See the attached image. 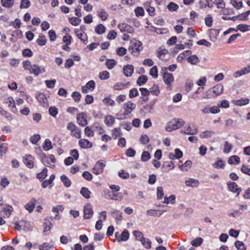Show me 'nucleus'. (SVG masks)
I'll return each instance as SVG.
<instances>
[{
  "label": "nucleus",
  "mask_w": 250,
  "mask_h": 250,
  "mask_svg": "<svg viewBox=\"0 0 250 250\" xmlns=\"http://www.w3.org/2000/svg\"><path fill=\"white\" fill-rule=\"evenodd\" d=\"M134 47H129V50H131V54L135 56H137L139 53V52L142 49V43L140 41H135L134 43Z\"/></svg>",
  "instance_id": "1"
},
{
  "label": "nucleus",
  "mask_w": 250,
  "mask_h": 250,
  "mask_svg": "<svg viewBox=\"0 0 250 250\" xmlns=\"http://www.w3.org/2000/svg\"><path fill=\"white\" fill-rule=\"evenodd\" d=\"M136 104L131 101H128L124 104L123 108L125 109L124 115H128L135 108Z\"/></svg>",
  "instance_id": "2"
},
{
  "label": "nucleus",
  "mask_w": 250,
  "mask_h": 250,
  "mask_svg": "<svg viewBox=\"0 0 250 250\" xmlns=\"http://www.w3.org/2000/svg\"><path fill=\"white\" fill-rule=\"evenodd\" d=\"M93 214L92 207L90 204H86L83 208V218L85 219H90Z\"/></svg>",
  "instance_id": "3"
},
{
  "label": "nucleus",
  "mask_w": 250,
  "mask_h": 250,
  "mask_svg": "<svg viewBox=\"0 0 250 250\" xmlns=\"http://www.w3.org/2000/svg\"><path fill=\"white\" fill-rule=\"evenodd\" d=\"M29 71L30 73H33L36 76H38L39 74H42L45 72L43 67L40 66L37 64L32 65Z\"/></svg>",
  "instance_id": "4"
},
{
  "label": "nucleus",
  "mask_w": 250,
  "mask_h": 250,
  "mask_svg": "<svg viewBox=\"0 0 250 250\" xmlns=\"http://www.w3.org/2000/svg\"><path fill=\"white\" fill-rule=\"evenodd\" d=\"M105 165L101 161L97 162L92 168V172L96 175H99L103 172V168Z\"/></svg>",
  "instance_id": "5"
},
{
  "label": "nucleus",
  "mask_w": 250,
  "mask_h": 250,
  "mask_svg": "<svg viewBox=\"0 0 250 250\" xmlns=\"http://www.w3.org/2000/svg\"><path fill=\"white\" fill-rule=\"evenodd\" d=\"M118 27L121 32H126L128 33H132L134 31L133 27L125 23L119 24L118 25Z\"/></svg>",
  "instance_id": "6"
},
{
  "label": "nucleus",
  "mask_w": 250,
  "mask_h": 250,
  "mask_svg": "<svg viewBox=\"0 0 250 250\" xmlns=\"http://www.w3.org/2000/svg\"><path fill=\"white\" fill-rule=\"evenodd\" d=\"M163 78L164 82L168 86L171 85V83L174 81V77L171 73L165 72L163 74Z\"/></svg>",
  "instance_id": "7"
},
{
  "label": "nucleus",
  "mask_w": 250,
  "mask_h": 250,
  "mask_svg": "<svg viewBox=\"0 0 250 250\" xmlns=\"http://www.w3.org/2000/svg\"><path fill=\"white\" fill-rule=\"evenodd\" d=\"M184 121L181 119H173L170 121V125H172L173 128L177 129L181 127L184 124Z\"/></svg>",
  "instance_id": "8"
},
{
  "label": "nucleus",
  "mask_w": 250,
  "mask_h": 250,
  "mask_svg": "<svg viewBox=\"0 0 250 250\" xmlns=\"http://www.w3.org/2000/svg\"><path fill=\"white\" fill-rule=\"evenodd\" d=\"M85 113L82 112L77 115V120L78 124L82 126H84L87 124V121L85 117Z\"/></svg>",
  "instance_id": "9"
},
{
  "label": "nucleus",
  "mask_w": 250,
  "mask_h": 250,
  "mask_svg": "<svg viewBox=\"0 0 250 250\" xmlns=\"http://www.w3.org/2000/svg\"><path fill=\"white\" fill-rule=\"evenodd\" d=\"M186 131H187L181 130V133H183V134H188V135H194L197 133L198 128L195 126H193V127L188 126L187 127Z\"/></svg>",
  "instance_id": "10"
},
{
  "label": "nucleus",
  "mask_w": 250,
  "mask_h": 250,
  "mask_svg": "<svg viewBox=\"0 0 250 250\" xmlns=\"http://www.w3.org/2000/svg\"><path fill=\"white\" fill-rule=\"evenodd\" d=\"M38 101L43 106L47 105V99L43 93H39L36 96Z\"/></svg>",
  "instance_id": "11"
},
{
  "label": "nucleus",
  "mask_w": 250,
  "mask_h": 250,
  "mask_svg": "<svg viewBox=\"0 0 250 250\" xmlns=\"http://www.w3.org/2000/svg\"><path fill=\"white\" fill-rule=\"evenodd\" d=\"M185 184L187 187L194 188L198 187L199 182L198 180L189 178L185 181Z\"/></svg>",
  "instance_id": "12"
},
{
  "label": "nucleus",
  "mask_w": 250,
  "mask_h": 250,
  "mask_svg": "<svg viewBox=\"0 0 250 250\" xmlns=\"http://www.w3.org/2000/svg\"><path fill=\"white\" fill-rule=\"evenodd\" d=\"M123 71L124 74L126 77L130 76L133 73L134 67L132 65L128 64L124 67Z\"/></svg>",
  "instance_id": "13"
},
{
  "label": "nucleus",
  "mask_w": 250,
  "mask_h": 250,
  "mask_svg": "<svg viewBox=\"0 0 250 250\" xmlns=\"http://www.w3.org/2000/svg\"><path fill=\"white\" fill-rule=\"evenodd\" d=\"M80 146L83 148H91L92 146V144L86 139H81L79 141Z\"/></svg>",
  "instance_id": "14"
},
{
  "label": "nucleus",
  "mask_w": 250,
  "mask_h": 250,
  "mask_svg": "<svg viewBox=\"0 0 250 250\" xmlns=\"http://www.w3.org/2000/svg\"><path fill=\"white\" fill-rule=\"evenodd\" d=\"M6 102L8 104V106L11 107V110L13 113H17L18 110L16 107L15 104L14 99L12 97H9L6 99Z\"/></svg>",
  "instance_id": "15"
},
{
  "label": "nucleus",
  "mask_w": 250,
  "mask_h": 250,
  "mask_svg": "<svg viewBox=\"0 0 250 250\" xmlns=\"http://www.w3.org/2000/svg\"><path fill=\"white\" fill-rule=\"evenodd\" d=\"M223 91V86L221 84H217L212 90V92L216 95L218 96L222 93Z\"/></svg>",
  "instance_id": "16"
},
{
  "label": "nucleus",
  "mask_w": 250,
  "mask_h": 250,
  "mask_svg": "<svg viewBox=\"0 0 250 250\" xmlns=\"http://www.w3.org/2000/svg\"><path fill=\"white\" fill-rule=\"evenodd\" d=\"M26 158H24V164L29 168H32L34 166V163L31 160L32 156L31 155H26Z\"/></svg>",
  "instance_id": "17"
},
{
  "label": "nucleus",
  "mask_w": 250,
  "mask_h": 250,
  "mask_svg": "<svg viewBox=\"0 0 250 250\" xmlns=\"http://www.w3.org/2000/svg\"><path fill=\"white\" fill-rule=\"evenodd\" d=\"M36 201V200L34 198L32 199L25 206V208L28 210L29 212H32L35 208Z\"/></svg>",
  "instance_id": "18"
},
{
  "label": "nucleus",
  "mask_w": 250,
  "mask_h": 250,
  "mask_svg": "<svg viewBox=\"0 0 250 250\" xmlns=\"http://www.w3.org/2000/svg\"><path fill=\"white\" fill-rule=\"evenodd\" d=\"M47 168H44L41 172L37 174V178L40 180V181H43L47 176Z\"/></svg>",
  "instance_id": "19"
},
{
  "label": "nucleus",
  "mask_w": 250,
  "mask_h": 250,
  "mask_svg": "<svg viewBox=\"0 0 250 250\" xmlns=\"http://www.w3.org/2000/svg\"><path fill=\"white\" fill-rule=\"evenodd\" d=\"M250 100L246 98L245 99H240L237 100L232 101V103L236 105L237 106H243L249 104Z\"/></svg>",
  "instance_id": "20"
},
{
  "label": "nucleus",
  "mask_w": 250,
  "mask_h": 250,
  "mask_svg": "<svg viewBox=\"0 0 250 250\" xmlns=\"http://www.w3.org/2000/svg\"><path fill=\"white\" fill-rule=\"evenodd\" d=\"M55 175L52 174L50 176L49 180H44L42 184V186L43 188H46L48 185L52 184L53 181L55 179Z\"/></svg>",
  "instance_id": "21"
},
{
  "label": "nucleus",
  "mask_w": 250,
  "mask_h": 250,
  "mask_svg": "<svg viewBox=\"0 0 250 250\" xmlns=\"http://www.w3.org/2000/svg\"><path fill=\"white\" fill-rule=\"evenodd\" d=\"M147 81V77L146 75H142L140 76L137 80V83L139 86H142L146 83Z\"/></svg>",
  "instance_id": "22"
},
{
  "label": "nucleus",
  "mask_w": 250,
  "mask_h": 250,
  "mask_svg": "<svg viewBox=\"0 0 250 250\" xmlns=\"http://www.w3.org/2000/svg\"><path fill=\"white\" fill-rule=\"evenodd\" d=\"M240 158L237 155H233L230 157L228 160V163L230 165L238 164L240 163Z\"/></svg>",
  "instance_id": "23"
},
{
  "label": "nucleus",
  "mask_w": 250,
  "mask_h": 250,
  "mask_svg": "<svg viewBox=\"0 0 250 250\" xmlns=\"http://www.w3.org/2000/svg\"><path fill=\"white\" fill-rule=\"evenodd\" d=\"M42 147L45 151H48L52 148L53 146H52V143L51 141L48 139H45L44 142Z\"/></svg>",
  "instance_id": "24"
},
{
  "label": "nucleus",
  "mask_w": 250,
  "mask_h": 250,
  "mask_svg": "<svg viewBox=\"0 0 250 250\" xmlns=\"http://www.w3.org/2000/svg\"><path fill=\"white\" fill-rule=\"evenodd\" d=\"M214 132L211 130H206L201 133L199 135L201 138H208L211 137L214 134Z\"/></svg>",
  "instance_id": "25"
},
{
  "label": "nucleus",
  "mask_w": 250,
  "mask_h": 250,
  "mask_svg": "<svg viewBox=\"0 0 250 250\" xmlns=\"http://www.w3.org/2000/svg\"><path fill=\"white\" fill-rule=\"evenodd\" d=\"M12 211H13L12 207L10 205H9L7 207V208H3L1 210V212L3 213V216L4 217L5 216L8 217L10 216V215Z\"/></svg>",
  "instance_id": "26"
},
{
  "label": "nucleus",
  "mask_w": 250,
  "mask_h": 250,
  "mask_svg": "<svg viewBox=\"0 0 250 250\" xmlns=\"http://www.w3.org/2000/svg\"><path fill=\"white\" fill-rule=\"evenodd\" d=\"M203 239L200 237H198L196 239L192 240L190 242L192 246L197 247L200 246L203 243Z\"/></svg>",
  "instance_id": "27"
},
{
  "label": "nucleus",
  "mask_w": 250,
  "mask_h": 250,
  "mask_svg": "<svg viewBox=\"0 0 250 250\" xmlns=\"http://www.w3.org/2000/svg\"><path fill=\"white\" fill-rule=\"evenodd\" d=\"M80 193L86 199H89L90 197V194L91 193V192L85 187H83L81 188Z\"/></svg>",
  "instance_id": "28"
},
{
  "label": "nucleus",
  "mask_w": 250,
  "mask_h": 250,
  "mask_svg": "<svg viewBox=\"0 0 250 250\" xmlns=\"http://www.w3.org/2000/svg\"><path fill=\"white\" fill-rule=\"evenodd\" d=\"M61 180L66 187L68 188L70 187L71 182L65 175H62L61 176Z\"/></svg>",
  "instance_id": "29"
},
{
  "label": "nucleus",
  "mask_w": 250,
  "mask_h": 250,
  "mask_svg": "<svg viewBox=\"0 0 250 250\" xmlns=\"http://www.w3.org/2000/svg\"><path fill=\"white\" fill-rule=\"evenodd\" d=\"M129 237V233L127 230H124L121 234V238L119 239V242L121 241H126Z\"/></svg>",
  "instance_id": "30"
},
{
  "label": "nucleus",
  "mask_w": 250,
  "mask_h": 250,
  "mask_svg": "<svg viewBox=\"0 0 250 250\" xmlns=\"http://www.w3.org/2000/svg\"><path fill=\"white\" fill-rule=\"evenodd\" d=\"M187 61L192 64H196L199 62V58L195 55H191L188 57Z\"/></svg>",
  "instance_id": "31"
},
{
  "label": "nucleus",
  "mask_w": 250,
  "mask_h": 250,
  "mask_svg": "<svg viewBox=\"0 0 250 250\" xmlns=\"http://www.w3.org/2000/svg\"><path fill=\"white\" fill-rule=\"evenodd\" d=\"M115 122V120L112 116L108 115L104 118V123L107 126L112 125Z\"/></svg>",
  "instance_id": "32"
},
{
  "label": "nucleus",
  "mask_w": 250,
  "mask_h": 250,
  "mask_svg": "<svg viewBox=\"0 0 250 250\" xmlns=\"http://www.w3.org/2000/svg\"><path fill=\"white\" fill-rule=\"evenodd\" d=\"M105 31V27L102 24H99L95 27V32L99 35L104 33Z\"/></svg>",
  "instance_id": "33"
},
{
  "label": "nucleus",
  "mask_w": 250,
  "mask_h": 250,
  "mask_svg": "<svg viewBox=\"0 0 250 250\" xmlns=\"http://www.w3.org/2000/svg\"><path fill=\"white\" fill-rule=\"evenodd\" d=\"M14 2V0H1L2 6L6 8H10L12 7Z\"/></svg>",
  "instance_id": "34"
},
{
  "label": "nucleus",
  "mask_w": 250,
  "mask_h": 250,
  "mask_svg": "<svg viewBox=\"0 0 250 250\" xmlns=\"http://www.w3.org/2000/svg\"><path fill=\"white\" fill-rule=\"evenodd\" d=\"M234 246L238 250H246V247L243 242L236 241L234 243Z\"/></svg>",
  "instance_id": "35"
},
{
  "label": "nucleus",
  "mask_w": 250,
  "mask_h": 250,
  "mask_svg": "<svg viewBox=\"0 0 250 250\" xmlns=\"http://www.w3.org/2000/svg\"><path fill=\"white\" fill-rule=\"evenodd\" d=\"M191 164V161L188 160L182 166H180L179 167L181 170L187 171L188 168L190 167Z\"/></svg>",
  "instance_id": "36"
},
{
  "label": "nucleus",
  "mask_w": 250,
  "mask_h": 250,
  "mask_svg": "<svg viewBox=\"0 0 250 250\" xmlns=\"http://www.w3.org/2000/svg\"><path fill=\"white\" fill-rule=\"evenodd\" d=\"M141 242L144 247L146 249H149L151 248V242L148 239L144 238L141 240Z\"/></svg>",
  "instance_id": "37"
},
{
  "label": "nucleus",
  "mask_w": 250,
  "mask_h": 250,
  "mask_svg": "<svg viewBox=\"0 0 250 250\" xmlns=\"http://www.w3.org/2000/svg\"><path fill=\"white\" fill-rule=\"evenodd\" d=\"M119 193H114L113 192H110L109 194V199L121 201L123 199V196H119Z\"/></svg>",
  "instance_id": "38"
},
{
  "label": "nucleus",
  "mask_w": 250,
  "mask_h": 250,
  "mask_svg": "<svg viewBox=\"0 0 250 250\" xmlns=\"http://www.w3.org/2000/svg\"><path fill=\"white\" fill-rule=\"evenodd\" d=\"M167 8L170 11H176L179 8V6L173 2H170L167 5Z\"/></svg>",
  "instance_id": "39"
},
{
  "label": "nucleus",
  "mask_w": 250,
  "mask_h": 250,
  "mask_svg": "<svg viewBox=\"0 0 250 250\" xmlns=\"http://www.w3.org/2000/svg\"><path fill=\"white\" fill-rule=\"evenodd\" d=\"M117 64V62L113 59H107L106 62V65L109 69H111Z\"/></svg>",
  "instance_id": "40"
},
{
  "label": "nucleus",
  "mask_w": 250,
  "mask_h": 250,
  "mask_svg": "<svg viewBox=\"0 0 250 250\" xmlns=\"http://www.w3.org/2000/svg\"><path fill=\"white\" fill-rule=\"evenodd\" d=\"M214 3L218 9H224L225 7V2L223 0H215Z\"/></svg>",
  "instance_id": "41"
},
{
  "label": "nucleus",
  "mask_w": 250,
  "mask_h": 250,
  "mask_svg": "<svg viewBox=\"0 0 250 250\" xmlns=\"http://www.w3.org/2000/svg\"><path fill=\"white\" fill-rule=\"evenodd\" d=\"M69 21L72 25L77 26L80 23L81 20L78 17H72L69 18Z\"/></svg>",
  "instance_id": "42"
},
{
  "label": "nucleus",
  "mask_w": 250,
  "mask_h": 250,
  "mask_svg": "<svg viewBox=\"0 0 250 250\" xmlns=\"http://www.w3.org/2000/svg\"><path fill=\"white\" fill-rule=\"evenodd\" d=\"M237 30L244 32L250 30V25L240 24L237 26Z\"/></svg>",
  "instance_id": "43"
},
{
  "label": "nucleus",
  "mask_w": 250,
  "mask_h": 250,
  "mask_svg": "<svg viewBox=\"0 0 250 250\" xmlns=\"http://www.w3.org/2000/svg\"><path fill=\"white\" fill-rule=\"evenodd\" d=\"M46 40L45 36L42 34L40 36V38L37 40V43L40 46L44 45L46 43Z\"/></svg>",
  "instance_id": "44"
},
{
  "label": "nucleus",
  "mask_w": 250,
  "mask_h": 250,
  "mask_svg": "<svg viewBox=\"0 0 250 250\" xmlns=\"http://www.w3.org/2000/svg\"><path fill=\"white\" fill-rule=\"evenodd\" d=\"M134 12L137 17L143 16L145 14L144 9L141 7H137L134 10Z\"/></svg>",
  "instance_id": "45"
},
{
  "label": "nucleus",
  "mask_w": 250,
  "mask_h": 250,
  "mask_svg": "<svg viewBox=\"0 0 250 250\" xmlns=\"http://www.w3.org/2000/svg\"><path fill=\"white\" fill-rule=\"evenodd\" d=\"M227 185L229 187V189L230 191L235 193V189L238 187L237 185L234 182H228Z\"/></svg>",
  "instance_id": "46"
},
{
  "label": "nucleus",
  "mask_w": 250,
  "mask_h": 250,
  "mask_svg": "<svg viewBox=\"0 0 250 250\" xmlns=\"http://www.w3.org/2000/svg\"><path fill=\"white\" fill-rule=\"evenodd\" d=\"M150 92L153 95H158L160 93L159 86L158 85L154 84L153 86L150 89Z\"/></svg>",
  "instance_id": "47"
},
{
  "label": "nucleus",
  "mask_w": 250,
  "mask_h": 250,
  "mask_svg": "<svg viewBox=\"0 0 250 250\" xmlns=\"http://www.w3.org/2000/svg\"><path fill=\"white\" fill-rule=\"evenodd\" d=\"M149 74L154 78H157L158 77V69L156 66H154L150 69Z\"/></svg>",
  "instance_id": "48"
},
{
  "label": "nucleus",
  "mask_w": 250,
  "mask_h": 250,
  "mask_svg": "<svg viewBox=\"0 0 250 250\" xmlns=\"http://www.w3.org/2000/svg\"><path fill=\"white\" fill-rule=\"evenodd\" d=\"M150 158V154L148 151H144L141 156V160L143 162H146Z\"/></svg>",
  "instance_id": "49"
},
{
  "label": "nucleus",
  "mask_w": 250,
  "mask_h": 250,
  "mask_svg": "<svg viewBox=\"0 0 250 250\" xmlns=\"http://www.w3.org/2000/svg\"><path fill=\"white\" fill-rule=\"evenodd\" d=\"M49 113L50 115H51L53 117H55L58 113V108H57L55 106H51L49 108Z\"/></svg>",
  "instance_id": "50"
},
{
  "label": "nucleus",
  "mask_w": 250,
  "mask_h": 250,
  "mask_svg": "<svg viewBox=\"0 0 250 250\" xmlns=\"http://www.w3.org/2000/svg\"><path fill=\"white\" fill-rule=\"evenodd\" d=\"M30 6V2L29 0H21V1L20 8H27Z\"/></svg>",
  "instance_id": "51"
},
{
  "label": "nucleus",
  "mask_w": 250,
  "mask_h": 250,
  "mask_svg": "<svg viewBox=\"0 0 250 250\" xmlns=\"http://www.w3.org/2000/svg\"><path fill=\"white\" fill-rule=\"evenodd\" d=\"M230 3L237 9H239L243 6L242 1L238 3L236 0H230Z\"/></svg>",
  "instance_id": "52"
},
{
  "label": "nucleus",
  "mask_w": 250,
  "mask_h": 250,
  "mask_svg": "<svg viewBox=\"0 0 250 250\" xmlns=\"http://www.w3.org/2000/svg\"><path fill=\"white\" fill-rule=\"evenodd\" d=\"M7 145L5 143L0 144V158L2 156V153H5L7 149Z\"/></svg>",
  "instance_id": "53"
},
{
  "label": "nucleus",
  "mask_w": 250,
  "mask_h": 250,
  "mask_svg": "<svg viewBox=\"0 0 250 250\" xmlns=\"http://www.w3.org/2000/svg\"><path fill=\"white\" fill-rule=\"evenodd\" d=\"M99 16L103 21H105L108 17V15L107 12L104 9H101V11L99 12Z\"/></svg>",
  "instance_id": "54"
},
{
  "label": "nucleus",
  "mask_w": 250,
  "mask_h": 250,
  "mask_svg": "<svg viewBox=\"0 0 250 250\" xmlns=\"http://www.w3.org/2000/svg\"><path fill=\"white\" fill-rule=\"evenodd\" d=\"M212 21H213L212 18L210 15H208L205 19V24L207 26H208L209 27H211V26L212 25Z\"/></svg>",
  "instance_id": "55"
},
{
  "label": "nucleus",
  "mask_w": 250,
  "mask_h": 250,
  "mask_svg": "<svg viewBox=\"0 0 250 250\" xmlns=\"http://www.w3.org/2000/svg\"><path fill=\"white\" fill-rule=\"evenodd\" d=\"M232 148V145L228 142L226 141L224 144V152L225 153H229Z\"/></svg>",
  "instance_id": "56"
},
{
  "label": "nucleus",
  "mask_w": 250,
  "mask_h": 250,
  "mask_svg": "<svg viewBox=\"0 0 250 250\" xmlns=\"http://www.w3.org/2000/svg\"><path fill=\"white\" fill-rule=\"evenodd\" d=\"M133 235L135 236L137 240L141 241V239L144 238L143 234L142 232L138 230H134L133 232Z\"/></svg>",
  "instance_id": "57"
},
{
  "label": "nucleus",
  "mask_w": 250,
  "mask_h": 250,
  "mask_svg": "<svg viewBox=\"0 0 250 250\" xmlns=\"http://www.w3.org/2000/svg\"><path fill=\"white\" fill-rule=\"evenodd\" d=\"M109 77V73L107 71H104L99 74V78L101 80H106Z\"/></svg>",
  "instance_id": "58"
},
{
  "label": "nucleus",
  "mask_w": 250,
  "mask_h": 250,
  "mask_svg": "<svg viewBox=\"0 0 250 250\" xmlns=\"http://www.w3.org/2000/svg\"><path fill=\"white\" fill-rule=\"evenodd\" d=\"M44 82L48 88H53L54 87L56 81L55 79L52 80H45Z\"/></svg>",
  "instance_id": "59"
},
{
  "label": "nucleus",
  "mask_w": 250,
  "mask_h": 250,
  "mask_svg": "<svg viewBox=\"0 0 250 250\" xmlns=\"http://www.w3.org/2000/svg\"><path fill=\"white\" fill-rule=\"evenodd\" d=\"M111 213L114 215V217L116 220H121L122 219V213L119 210H114L112 211Z\"/></svg>",
  "instance_id": "60"
},
{
  "label": "nucleus",
  "mask_w": 250,
  "mask_h": 250,
  "mask_svg": "<svg viewBox=\"0 0 250 250\" xmlns=\"http://www.w3.org/2000/svg\"><path fill=\"white\" fill-rule=\"evenodd\" d=\"M139 95L137 89L135 88H132L130 90L129 92V97L130 98H132L137 97Z\"/></svg>",
  "instance_id": "61"
},
{
  "label": "nucleus",
  "mask_w": 250,
  "mask_h": 250,
  "mask_svg": "<svg viewBox=\"0 0 250 250\" xmlns=\"http://www.w3.org/2000/svg\"><path fill=\"white\" fill-rule=\"evenodd\" d=\"M213 167L215 168H223L225 165L222 160H219L212 165Z\"/></svg>",
  "instance_id": "62"
},
{
  "label": "nucleus",
  "mask_w": 250,
  "mask_h": 250,
  "mask_svg": "<svg viewBox=\"0 0 250 250\" xmlns=\"http://www.w3.org/2000/svg\"><path fill=\"white\" fill-rule=\"evenodd\" d=\"M72 97L73 98L74 101L78 103L80 100L81 95L79 92L74 91L72 94Z\"/></svg>",
  "instance_id": "63"
},
{
  "label": "nucleus",
  "mask_w": 250,
  "mask_h": 250,
  "mask_svg": "<svg viewBox=\"0 0 250 250\" xmlns=\"http://www.w3.org/2000/svg\"><path fill=\"white\" fill-rule=\"evenodd\" d=\"M157 197L159 199H161L164 197V194L163 193V188L161 187H159L157 188Z\"/></svg>",
  "instance_id": "64"
}]
</instances>
